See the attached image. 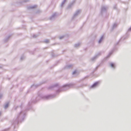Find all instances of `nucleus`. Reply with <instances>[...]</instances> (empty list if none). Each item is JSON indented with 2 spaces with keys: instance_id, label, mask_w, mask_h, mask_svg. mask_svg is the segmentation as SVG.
Segmentation results:
<instances>
[{
  "instance_id": "nucleus-5",
  "label": "nucleus",
  "mask_w": 131,
  "mask_h": 131,
  "mask_svg": "<svg viewBox=\"0 0 131 131\" xmlns=\"http://www.w3.org/2000/svg\"><path fill=\"white\" fill-rule=\"evenodd\" d=\"M101 42V40H100L99 41V43H100Z\"/></svg>"
},
{
  "instance_id": "nucleus-4",
  "label": "nucleus",
  "mask_w": 131,
  "mask_h": 131,
  "mask_svg": "<svg viewBox=\"0 0 131 131\" xmlns=\"http://www.w3.org/2000/svg\"><path fill=\"white\" fill-rule=\"evenodd\" d=\"M8 104H7V105H6L5 106V108H6L7 107H8Z\"/></svg>"
},
{
  "instance_id": "nucleus-2",
  "label": "nucleus",
  "mask_w": 131,
  "mask_h": 131,
  "mask_svg": "<svg viewBox=\"0 0 131 131\" xmlns=\"http://www.w3.org/2000/svg\"><path fill=\"white\" fill-rule=\"evenodd\" d=\"M111 67H114V64L113 63H111Z\"/></svg>"
},
{
  "instance_id": "nucleus-1",
  "label": "nucleus",
  "mask_w": 131,
  "mask_h": 131,
  "mask_svg": "<svg viewBox=\"0 0 131 131\" xmlns=\"http://www.w3.org/2000/svg\"><path fill=\"white\" fill-rule=\"evenodd\" d=\"M98 82L95 83L91 86V87L93 88L95 86L98 84Z\"/></svg>"
},
{
  "instance_id": "nucleus-3",
  "label": "nucleus",
  "mask_w": 131,
  "mask_h": 131,
  "mask_svg": "<svg viewBox=\"0 0 131 131\" xmlns=\"http://www.w3.org/2000/svg\"><path fill=\"white\" fill-rule=\"evenodd\" d=\"M76 71H74L73 73V74H75V73H76Z\"/></svg>"
}]
</instances>
